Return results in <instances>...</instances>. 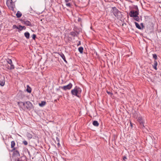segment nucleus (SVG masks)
I'll return each mask as SVG.
<instances>
[{
  "label": "nucleus",
  "instance_id": "obj_1",
  "mask_svg": "<svg viewBox=\"0 0 161 161\" xmlns=\"http://www.w3.org/2000/svg\"><path fill=\"white\" fill-rule=\"evenodd\" d=\"M18 104L20 107H24L25 109L29 110H30L33 108L32 104L29 101L25 102H18Z\"/></svg>",
  "mask_w": 161,
  "mask_h": 161
},
{
  "label": "nucleus",
  "instance_id": "obj_2",
  "mask_svg": "<svg viewBox=\"0 0 161 161\" xmlns=\"http://www.w3.org/2000/svg\"><path fill=\"white\" fill-rule=\"evenodd\" d=\"M81 90L79 87L76 86L75 88L71 90V93L72 95L78 97H80Z\"/></svg>",
  "mask_w": 161,
  "mask_h": 161
},
{
  "label": "nucleus",
  "instance_id": "obj_3",
  "mask_svg": "<svg viewBox=\"0 0 161 161\" xmlns=\"http://www.w3.org/2000/svg\"><path fill=\"white\" fill-rule=\"evenodd\" d=\"M112 12L114 15L118 19H119L121 18L122 14L115 7L113 8Z\"/></svg>",
  "mask_w": 161,
  "mask_h": 161
},
{
  "label": "nucleus",
  "instance_id": "obj_4",
  "mask_svg": "<svg viewBox=\"0 0 161 161\" xmlns=\"http://www.w3.org/2000/svg\"><path fill=\"white\" fill-rule=\"evenodd\" d=\"M139 14L138 10L137 9V10L135 11L133 10H131L129 14V15L130 17H134L137 16Z\"/></svg>",
  "mask_w": 161,
  "mask_h": 161
},
{
  "label": "nucleus",
  "instance_id": "obj_5",
  "mask_svg": "<svg viewBox=\"0 0 161 161\" xmlns=\"http://www.w3.org/2000/svg\"><path fill=\"white\" fill-rule=\"evenodd\" d=\"M72 84L71 83H70L66 86H63L62 87V88L64 90H69L72 88Z\"/></svg>",
  "mask_w": 161,
  "mask_h": 161
},
{
  "label": "nucleus",
  "instance_id": "obj_6",
  "mask_svg": "<svg viewBox=\"0 0 161 161\" xmlns=\"http://www.w3.org/2000/svg\"><path fill=\"white\" fill-rule=\"evenodd\" d=\"M22 22L27 26H33L32 24L31 23V22L27 20H23Z\"/></svg>",
  "mask_w": 161,
  "mask_h": 161
},
{
  "label": "nucleus",
  "instance_id": "obj_7",
  "mask_svg": "<svg viewBox=\"0 0 161 161\" xmlns=\"http://www.w3.org/2000/svg\"><path fill=\"white\" fill-rule=\"evenodd\" d=\"M0 78L1 80H0V85L3 86H4L5 84L4 77V76H1Z\"/></svg>",
  "mask_w": 161,
  "mask_h": 161
},
{
  "label": "nucleus",
  "instance_id": "obj_8",
  "mask_svg": "<svg viewBox=\"0 0 161 161\" xmlns=\"http://www.w3.org/2000/svg\"><path fill=\"white\" fill-rule=\"evenodd\" d=\"M8 6L11 10L14 11V8L15 7V5L13 2V3H11V4H10L9 5H8Z\"/></svg>",
  "mask_w": 161,
  "mask_h": 161
},
{
  "label": "nucleus",
  "instance_id": "obj_9",
  "mask_svg": "<svg viewBox=\"0 0 161 161\" xmlns=\"http://www.w3.org/2000/svg\"><path fill=\"white\" fill-rule=\"evenodd\" d=\"M158 65V63L156 60H154V63L153 65V68L156 70L157 69V65Z\"/></svg>",
  "mask_w": 161,
  "mask_h": 161
},
{
  "label": "nucleus",
  "instance_id": "obj_10",
  "mask_svg": "<svg viewBox=\"0 0 161 161\" xmlns=\"http://www.w3.org/2000/svg\"><path fill=\"white\" fill-rule=\"evenodd\" d=\"M15 145V142L14 141H12L11 142V147L13 148V150H14L15 149L14 147Z\"/></svg>",
  "mask_w": 161,
  "mask_h": 161
},
{
  "label": "nucleus",
  "instance_id": "obj_11",
  "mask_svg": "<svg viewBox=\"0 0 161 161\" xmlns=\"http://www.w3.org/2000/svg\"><path fill=\"white\" fill-rule=\"evenodd\" d=\"M60 55L61 57L63 59L64 61L66 63H67V62L65 58V57L64 54H63V53H61L60 54Z\"/></svg>",
  "mask_w": 161,
  "mask_h": 161
},
{
  "label": "nucleus",
  "instance_id": "obj_12",
  "mask_svg": "<svg viewBox=\"0 0 161 161\" xmlns=\"http://www.w3.org/2000/svg\"><path fill=\"white\" fill-rule=\"evenodd\" d=\"M16 15L17 18H19L21 16L22 14L19 11H18Z\"/></svg>",
  "mask_w": 161,
  "mask_h": 161
},
{
  "label": "nucleus",
  "instance_id": "obj_13",
  "mask_svg": "<svg viewBox=\"0 0 161 161\" xmlns=\"http://www.w3.org/2000/svg\"><path fill=\"white\" fill-rule=\"evenodd\" d=\"M92 124L94 126L97 127L99 125V124L97 121L96 120L94 121L93 122Z\"/></svg>",
  "mask_w": 161,
  "mask_h": 161
},
{
  "label": "nucleus",
  "instance_id": "obj_14",
  "mask_svg": "<svg viewBox=\"0 0 161 161\" xmlns=\"http://www.w3.org/2000/svg\"><path fill=\"white\" fill-rule=\"evenodd\" d=\"M13 154L16 156H19L20 154L19 152L17 150H15L13 152Z\"/></svg>",
  "mask_w": 161,
  "mask_h": 161
},
{
  "label": "nucleus",
  "instance_id": "obj_15",
  "mask_svg": "<svg viewBox=\"0 0 161 161\" xmlns=\"http://www.w3.org/2000/svg\"><path fill=\"white\" fill-rule=\"evenodd\" d=\"M24 35L27 39H29L30 37V34L28 32H25L24 33Z\"/></svg>",
  "mask_w": 161,
  "mask_h": 161
},
{
  "label": "nucleus",
  "instance_id": "obj_16",
  "mask_svg": "<svg viewBox=\"0 0 161 161\" xmlns=\"http://www.w3.org/2000/svg\"><path fill=\"white\" fill-rule=\"evenodd\" d=\"M46 102L45 101H42L41 103H39V105L40 107H43L45 105Z\"/></svg>",
  "mask_w": 161,
  "mask_h": 161
},
{
  "label": "nucleus",
  "instance_id": "obj_17",
  "mask_svg": "<svg viewBox=\"0 0 161 161\" xmlns=\"http://www.w3.org/2000/svg\"><path fill=\"white\" fill-rule=\"evenodd\" d=\"M25 26H22L20 25H19V26H18V29L20 31H22L23 29H25Z\"/></svg>",
  "mask_w": 161,
  "mask_h": 161
},
{
  "label": "nucleus",
  "instance_id": "obj_18",
  "mask_svg": "<svg viewBox=\"0 0 161 161\" xmlns=\"http://www.w3.org/2000/svg\"><path fill=\"white\" fill-rule=\"evenodd\" d=\"M27 91L29 93H31V88L30 87L29 85L27 86Z\"/></svg>",
  "mask_w": 161,
  "mask_h": 161
},
{
  "label": "nucleus",
  "instance_id": "obj_19",
  "mask_svg": "<svg viewBox=\"0 0 161 161\" xmlns=\"http://www.w3.org/2000/svg\"><path fill=\"white\" fill-rule=\"evenodd\" d=\"M135 24L136 28L139 29H141L142 28L139 24L136 22H135Z\"/></svg>",
  "mask_w": 161,
  "mask_h": 161
},
{
  "label": "nucleus",
  "instance_id": "obj_20",
  "mask_svg": "<svg viewBox=\"0 0 161 161\" xmlns=\"http://www.w3.org/2000/svg\"><path fill=\"white\" fill-rule=\"evenodd\" d=\"M83 48L82 47H80L78 48L79 51L82 53L83 52Z\"/></svg>",
  "mask_w": 161,
  "mask_h": 161
},
{
  "label": "nucleus",
  "instance_id": "obj_21",
  "mask_svg": "<svg viewBox=\"0 0 161 161\" xmlns=\"http://www.w3.org/2000/svg\"><path fill=\"white\" fill-rule=\"evenodd\" d=\"M13 2L12 0H7V6L9 5L10 4H11V3H13Z\"/></svg>",
  "mask_w": 161,
  "mask_h": 161
},
{
  "label": "nucleus",
  "instance_id": "obj_22",
  "mask_svg": "<svg viewBox=\"0 0 161 161\" xmlns=\"http://www.w3.org/2000/svg\"><path fill=\"white\" fill-rule=\"evenodd\" d=\"M70 35L73 37L77 36V34L76 33L74 32H70Z\"/></svg>",
  "mask_w": 161,
  "mask_h": 161
},
{
  "label": "nucleus",
  "instance_id": "obj_23",
  "mask_svg": "<svg viewBox=\"0 0 161 161\" xmlns=\"http://www.w3.org/2000/svg\"><path fill=\"white\" fill-rule=\"evenodd\" d=\"M28 11L30 13H32L33 11L31 7H29L28 8Z\"/></svg>",
  "mask_w": 161,
  "mask_h": 161
},
{
  "label": "nucleus",
  "instance_id": "obj_24",
  "mask_svg": "<svg viewBox=\"0 0 161 161\" xmlns=\"http://www.w3.org/2000/svg\"><path fill=\"white\" fill-rule=\"evenodd\" d=\"M10 64V67L9 68L10 69H13L14 68V66L12 63Z\"/></svg>",
  "mask_w": 161,
  "mask_h": 161
},
{
  "label": "nucleus",
  "instance_id": "obj_25",
  "mask_svg": "<svg viewBox=\"0 0 161 161\" xmlns=\"http://www.w3.org/2000/svg\"><path fill=\"white\" fill-rule=\"evenodd\" d=\"M7 63L9 64H11L12 63V60L11 59H8L7 60Z\"/></svg>",
  "mask_w": 161,
  "mask_h": 161
},
{
  "label": "nucleus",
  "instance_id": "obj_26",
  "mask_svg": "<svg viewBox=\"0 0 161 161\" xmlns=\"http://www.w3.org/2000/svg\"><path fill=\"white\" fill-rule=\"evenodd\" d=\"M153 58L155 59V60H156V59L157 58V56L156 54H153Z\"/></svg>",
  "mask_w": 161,
  "mask_h": 161
},
{
  "label": "nucleus",
  "instance_id": "obj_27",
  "mask_svg": "<svg viewBox=\"0 0 161 161\" xmlns=\"http://www.w3.org/2000/svg\"><path fill=\"white\" fill-rule=\"evenodd\" d=\"M29 138V139H31L32 138V136L31 134H30V133H28L27 134V136Z\"/></svg>",
  "mask_w": 161,
  "mask_h": 161
},
{
  "label": "nucleus",
  "instance_id": "obj_28",
  "mask_svg": "<svg viewBox=\"0 0 161 161\" xmlns=\"http://www.w3.org/2000/svg\"><path fill=\"white\" fill-rule=\"evenodd\" d=\"M134 17L135 18V19L136 21H139L140 19H139V17L138 16H136V17Z\"/></svg>",
  "mask_w": 161,
  "mask_h": 161
},
{
  "label": "nucleus",
  "instance_id": "obj_29",
  "mask_svg": "<svg viewBox=\"0 0 161 161\" xmlns=\"http://www.w3.org/2000/svg\"><path fill=\"white\" fill-rule=\"evenodd\" d=\"M13 29H18V27L17 26L15 25H14L13 26Z\"/></svg>",
  "mask_w": 161,
  "mask_h": 161
},
{
  "label": "nucleus",
  "instance_id": "obj_30",
  "mask_svg": "<svg viewBox=\"0 0 161 161\" xmlns=\"http://www.w3.org/2000/svg\"><path fill=\"white\" fill-rule=\"evenodd\" d=\"M23 143L25 145H26L28 144V143H27V142L26 141H24L23 142Z\"/></svg>",
  "mask_w": 161,
  "mask_h": 161
},
{
  "label": "nucleus",
  "instance_id": "obj_31",
  "mask_svg": "<svg viewBox=\"0 0 161 161\" xmlns=\"http://www.w3.org/2000/svg\"><path fill=\"white\" fill-rule=\"evenodd\" d=\"M66 6L68 7H70L71 6V4L69 3H66Z\"/></svg>",
  "mask_w": 161,
  "mask_h": 161
},
{
  "label": "nucleus",
  "instance_id": "obj_32",
  "mask_svg": "<svg viewBox=\"0 0 161 161\" xmlns=\"http://www.w3.org/2000/svg\"><path fill=\"white\" fill-rule=\"evenodd\" d=\"M36 37V36L35 34H34L32 35V39H35Z\"/></svg>",
  "mask_w": 161,
  "mask_h": 161
},
{
  "label": "nucleus",
  "instance_id": "obj_33",
  "mask_svg": "<svg viewBox=\"0 0 161 161\" xmlns=\"http://www.w3.org/2000/svg\"><path fill=\"white\" fill-rule=\"evenodd\" d=\"M15 161H22L21 159H20V158H18L16 159H15Z\"/></svg>",
  "mask_w": 161,
  "mask_h": 161
},
{
  "label": "nucleus",
  "instance_id": "obj_34",
  "mask_svg": "<svg viewBox=\"0 0 161 161\" xmlns=\"http://www.w3.org/2000/svg\"><path fill=\"white\" fill-rule=\"evenodd\" d=\"M107 93L108 94H109V95H112L113 94V93H112L111 92H108L107 91Z\"/></svg>",
  "mask_w": 161,
  "mask_h": 161
},
{
  "label": "nucleus",
  "instance_id": "obj_35",
  "mask_svg": "<svg viewBox=\"0 0 161 161\" xmlns=\"http://www.w3.org/2000/svg\"><path fill=\"white\" fill-rule=\"evenodd\" d=\"M81 44V42H80V41H79L78 42V44H77V46H79V45H80Z\"/></svg>",
  "mask_w": 161,
  "mask_h": 161
},
{
  "label": "nucleus",
  "instance_id": "obj_36",
  "mask_svg": "<svg viewBox=\"0 0 161 161\" xmlns=\"http://www.w3.org/2000/svg\"><path fill=\"white\" fill-rule=\"evenodd\" d=\"M56 139L58 142H59V140L58 137H56Z\"/></svg>",
  "mask_w": 161,
  "mask_h": 161
},
{
  "label": "nucleus",
  "instance_id": "obj_37",
  "mask_svg": "<svg viewBox=\"0 0 161 161\" xmlns=\"http://www.w3.org/2000/svg\"><path fill=\"white\" fill-rule=\"evenodd\" d=\"M127 158H126V156H124L123 157V159L124 160H125V159H126Z\"/></svg>",
  "mask_w": 161,
  "mask_h": 161
},
{
  "label": "nucleus",
  "instance_id": "obj_38",
  "mask_svg": "<svg viewBox=\"0 0 161 161\" xmlns=\"http://www.w3.org/2000/svg\"><path fill=\"white\" fill-rule=\"evenodd\" d=\"M71 0H65V2L66 3H68L69 1H70Z\"/></svg>",
  "mask_w": 161,
  "mask_h": 161
},
{
  "label": "nucleus",
  "instance_id": "obj_39",
  "mask_svg": "<svg viewBox=\"0 0 161 161\" xmlns=\"http://www.w3.org/2000/svg\"><path fill=\"white\" fill-rule=\"evenodd\" d=\"M57 145H58V147L60 146V144L59 143V142H58V144H57Z\"/></svg>",
  "mask_w": 161,
  "mask_h": 161
},
{
  "label": "nucleus",
  "instance_id": "obj_40",
  "mask_svg": "<svg viewBox=\"0 0 161 161\" xmlns=\"http://www.w3.org/2000/svg\"><path fill=\"white\" fill-rule=\"evenodd\" d=\"M141 25L142 26V28H143V27H144V25H143V24L142 23L141 24Z\"/></svg>",
  "mask_w": 161,
  "mask_h": 161
},
{
  "label": "nucleus",
  "instance_id": "obj_41",
  "mask_svg": "<svg viewBox=\"0 0 161 161\" xmlns=\"http://www.w3.org/2000/svg\"><path fill=\"white\" fill-rule=\"evenodd\" d=\"M80 20H81V19L80 18H78V21H80Z\"/></svg>",
  "mask_w": 161,
  "mask_h": 161
},
{
  "label": "nucleus",
  "instance_id": "obj_42",
  "mask_svg": "<svg viewBox=\"0 0 161 161\" xmlns=\"http://www.w3.org/2000/svg\"><path fill=\"white\" fill-rule=\"evenodd\" d=\"M24 158H25V160H26V158H25V157H24Z\"/></svg>",
  "mask_w": 161,
  "mask_h": 161
}]
</instances>
